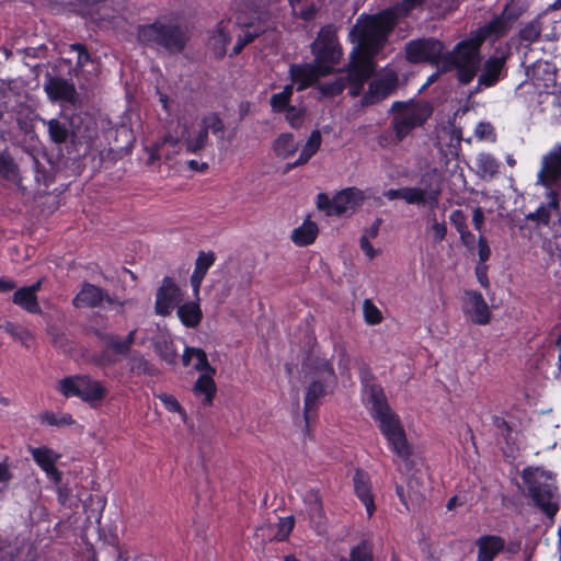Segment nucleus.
<instances>
[{
    "mask_svg": "<svg viewBox=\"0 0 561 561\" xmlns=\"http://www.w3.org/2000/svg\"><path fill=\"white\" fill-rule=\"evenodd\" d=\"M364 396L371 416L379 422V428L391 445L392 450L402 460H408L412 455V447L408 443L399 416L388 404L382 387L378 383H367Z\"/></svg>",
    "mask_w": 561,
    "mask_h": 561,
    "instance_id": "obj_1",
    "label": "nucleus"
},
{
    "mask_svg": "<svg viewBox=\"0 0 561 561\" xmlns=\"http://www.w3.org/2000/svg\"><path fill=\"white\" fill-rule=\"evenodd\" d=\"M425 0H401L389 9L366 16L363 22V45L371 53L380 51L397 21L415 9H422Z\"/></svg>",
    "mask_w": 561,
    "mask_h": 561,
    "instance_id": "obj_2",
    "label": "nucleus"
},
{
    "mask_svg": "<svg viewBox=\"0 0 561 561\" xmlns=\"http://www.w3.org/2000/svg\"><path fill=\"white\" fill-rule=\"evenodd\" d=\"M302 371L308 382L304 412L306 422L309 423L310 413L316 409L317 402L333 390L337 377L330 360L313 353L304 359Z\"/></svg>",
    "mask_w": 561,
    "mask_h": 561,
    "instance_id": "obj_3",
    "label": "nucleus"
},
{
    "mask_svg": "<svg viewBox=\"0 0 561 561\" xmlns=\"http://www.w3.org/2000/svg\"><path fill=\"white\" fill-rule=\"evenodd\" d=\"M138 39L146 46L163 48L169 54H180L184 50L190 35L186 26L160 18L153 23L139 26Z\"/></svg>",
    "mask_w": 561,
    "mask_h": 561,
    "instance_id": "obj_4",
    "label": "nucleus"
},
{
    "mask_svg": "<svg viewBox=\"0 0 561 561\" xmlns=\"http://www.w3.org/2000/svg\"><path fill=\"white\" fill-rule=\"evenodd\" d=\"M522 478L534 505L553 520L560 510V495L551 476L539 468H528Z\"/></svg>",
    "mask_w": 561,
    "mask_h": 561,
    "instance_id": "obj_5",
    "label": "nucleus"
},
{
    "mask_svg": "<svg viewBox=\"0 0 561 561\" xmlns=\"http://www.w3.org/2000/svg\"><path fill=\"white\" fill-rule=\"evenodd\" d=\"M478 30L476 38H470L458 43L451 53H449L442 70L448 71L456 69V77L459 83L469 84L481 69L482 57L480 46L483 41Z\"/></svg>",
    "mask_w": 561,
    "mask_h": 561,
    "instance_id": "obj_6",
    "label": "nucleus"
},
{
    "mask_svg": "<svg viewBox=\"0 0 561 561\" xmlns=\"http://www.w3.org/2000/svg\"><path fill=\"white\" fill-rule=\"evenodd\" d=\"M391 112L396 113L391 125L398 140H402L415 127L422 126L432 116L433 107L428 102L405 104L397 101L392 103Z\"/></svg>",
    "mask_w": 561,
    "mask_h": 561,
    "instance_id": "obj_7",
    "label": "nucleus"
},
{
    "mask_svg": "<svg viewBox=\"0 0 561 561\" xmlns=\"http://www.w3.org/2000/svg\"><path fill=\"white\" fill-rule=\"evenodd\" d=\"M58 391L66 398L79 397L84 402L95 405L106 396V388L87 375L66 377L58 382Z\"/></svg>",
    "mask_w": 561,
    "mask_h": 561,
    "instance_id": "obj_8",
    "label": "nucleus"
},
{
    "mask_svg": "<svg viewBox=\"0 0 561 561\" xmlns=\"http://www.w3.org/2000/svg\"><path fill=\"white\" fill-rule=\"evenodd\" d=\"M444 44L433 37H423L405 44V58L411 64H437L444 51Z\"/></svg>",
    "mask_w": 561,
    "mask_h": 561,
    "instance_id": "obj_9",
    "label": "nucleus"
},
{
    "mask_svg": "<svg viewBox=\"0 0 561 561\" xmlns=\"http://www.w3.org/2000/svg\"><path fill=\"white\" fill-rule=\"evenodd\" d=\"M524 12V5L519 1H510L501 15L480 27L482 38H499L505 35Z\"/></svg>",
    "mask_w": 561,
    "mask_h": 561,
    "instance_id": "obj_10",
    "label": "nucleus"
},
{
    "mask_svg": "<svg viewBox=\"0 0 561 561\" xmlns=\"http://www.w3.org/2000/svg\"><path fill=\"white\" fill-rule=\"evenodd\" d=\"M73 306L76 308H104V304L110 306H119L121 308L128 301H119L116 297L108 294L107 290L93 285L91 283H83L81 289L73 298Z\"/></svg>",
    "mask_w": 561,
    "mask_h": 561,
    "instance_id": "obj_11",
    "label": "nucleus"
},
{
    "mask_svg": "<svg viewBox=\"0 0 561 561\" xmlns=\"http://www.w3.org/2000/svg\"><path fill=\"white\" fill-rule=\"evenodd\" d=\"M360 20H358V23ZM358 45L363 50L364 56L356 60L348 70L347 76L344 78L347 79V83H356L359 85H364V83L371 77L375 71V65L373 58L379 53H371L363 45V24H358Z\"/></svg>",
    "mask_w": 561,
    "mask_h": 561,
    "instance_id": "obj_12",
    "label": "nucleus"
},
{
    "mask_svg": "<svg viewBox=\"0 0 561 561\" xmlns=\"http://www.w3.org/2000/svg\"><path fill=\"white\" fill-rule=\"evenodd\" d=\"M312 51L319 64L329 62L335 65L341 58V50L334 32L322 30L312 45Z\"/></svg>",
    "mask_w": 561,
    "mask_h": 561,
    "instance_id": "obj_13",
    "label": "nucleus"
},
{
    "mask_svg": "<svg viewBox=\"0 0 561 561\" xmlns=\"http://www.w3.org/2000/svg\"><path fill=\"white\" fill-rule=\"evenodd\" d=\"M69 133L73 145H88L98 135L96 123L87 113H77L69 117Z\"/></svg>",
    "mask_w": 561,
    "mask_h": 561,
    "instance_id": "obj_14",
    "label": "nucleus"
},
{
    "mask_svg": "<svg viewBox=\"0 0 561 561\" xmlns=\"http://www.w3.org/2000/svg\"><path fill=\"white\" fill-rule=\"evenodd\" d=\"M181 300V290L170 277H164L162 285L156 294L154 311L159 316L171 313L175 305Z\"/></svg>",
    "mask_w": 561,
    "mask_h": 561,
    "instance_id": "obj_15",
    "label": "nucleus"
},
{
    "mask_svg": "<svg viewBox=\"0 0 561 561\" xmlns=\"http://www.w3.org/2000/svg\"><path fill=\"white\" fill-rule=\"evenodd\" d=\"M547 202L541 204L536 211L526 215V219L537 225L549 226L552 217H559L561 194L559 190L545 188Z\"/></svg>",
    "mask_w": 561,
    "mask_h": 561,
    "instance_id": "obj_16",
    "label": "nucleus"
},
{
    "mask_svg": "<svg viewBox=\"0 0 561 561\" xmlns=\"http://www.w3.org/2000/svg\"><path fill=\"white\" fill-rule=\"evenodd\" d=\"M398 85L396 73H388L382 78L376 79L369 83L368 91L362 99V105H373L388 98Z\"/></svg>",
    "mask_w": 561,
    "mask_h": 561,
    "instance_id": "obj_17",
    "label": "nucleus"
},
{
    "mask_svg": "<svg viewBox=\"0 0 561 561\" xmlns=\"http://www.w3.org/2000/svg\"><path fill=\"white\" fill-rule=\"evenodd\" d=\"M504 65H505V58L493 56L486 59L481 65V73L478 78V83L473 88L472 91H470V96L474 93H478L483 88H491L495 85L502 78L503 71H504Z\"/></svg>",
    "mask_w": 561,
    "mask_h": 561,
    "instance_id": "obj_18",
    "label": "nucleus"
},
{
    "mask_svg": "<svg viewBox=\"0 0 561 561\" xmlns=\"http://www.w3.org/2000/svg\"><path fill=\"white\" fill-rule=\"evenodd\" d=\"M364 192L357 187H347L340 191L333 197V210L330 214L341 216L346 213H354L364 202Z\"/></svg>",
    "mask_w": 561,
    "mask_h": 561,
    "instance_id": "obj_19",
    "label": "nucleus"
},
{
    "mask_svg": "<svg viewBox=\"0 0 561 561\" xmlns=\"http://www.w3.org/2000/svg\"><path fill=\"white\" fill-rule=\"evenodd\" d=\"M402 199L408 204L427 205L431 209L438 206L442 188L439 185L421 187H403Z\"/></svg>",
    "mask_w": 561,
    "mask_h": 561,
    "instance_id": "obj_20",
    "label": "nucleus"
},
{
    "mask_svg": "<svg viewBox=\"0 0 561 561\" xmlns=\"http://www.w3.org/2000/svg\"><path fill=\"white\" fill-rule=\"evenodd\" d=\"M30 453L34 461L46 472L50 480L55 483L61 481V472L56 468V462L60 458L59 454L46 446L31 447Z\"/></svg>",
    "mask_w": 561,
    "mask_h": 561,
    "instance_id": "obj_21",
    "label": "nucleus"
},
{
    "mask_svg": "<svg viewBox=\"0 0 561 561\" xmlns=\"http://www.w3.org/2000/svg\"><path fill=\"white\" fill-rule=\"evenodd\" d=\"M331 69V66L321 64L318 66H293L290 73L293 79L299 82L298 90L301 91L316 83L321 77L328 75Z\"/></svg>",
    "mask_w": 561,
    "mask_h": 561,
    "instance_id": "obj_22",
    "label": "nucleus"
},
{
    "mask_svg": "<svg viewBox=\"0 0 561 561\" xmlns=\"http://www.w3.org/2000/svg\"><path fill=\"white\" fill-rule=\"evenodd\" d=\"M44 89L49 99L54 101H64L75 104L78 100L75 84L62 78H48Z\"/></svg>",
    "mask_w": 561,
    "mask_h": 561,
    "instance_id": "obj_23",
    "label": "nucleus"
},
{
    "mask_svg": "<svg viewBox=\"0 0 561 561\" xmlns=\"http://www.w3.org/2000/svg\"><path fill=\"white\" fill-rule=\"evenodd\" d=\"M478 547L477 561H493V559L504 550L505 540L495 535H484L476 540Z\"/></svg>",
    "mask_w": 561,
    "mask_h": 561,
    "instance_id": "obj_24",
    "label": "nucleus"
},
{
    "mask_svg": "<svg viewBox=\"0 0 561 561\" xmlns=\"http://www.w3.org/2000/svg\"><path fill=\"white\" fill-rule=\"evenodd\" d=\"M353 482L357 497L365 505L368 517H371L375 512V503L368 473L357 469L355 471Z\"/></svg>",
    "mask_w": 561,
    "mask_h": 561,
    "instance_id": "obj_25",
    "label": "nucleus"
},
{
    "mask_svg": "<svg viewBox=\"0 0 561 561\" xmlns=\"http://www.w3.org/2000/svg\"><path fill=\"white\" fill-rule=\"evenodd\" d=\"M561 9V0H556L553 3L549 4L547 9L539 14L535 20L527 23L523 28L519 31V39L522 42H525L527 44H531L534 42H537L540 38L542 25H541V19L546 16L549 12L556 11Z\"/></svg>",
    "mask_w": 561,
    "mask_h": 561,
    "instance_id": "obj_26",
    "label": "nucleus"
},
{
    "mask_svg": "<svg viewBox=\"0 0 561 561\" xmlns=\"http://www.w3.org/2000/svg\"><path fill=\"white\" fill-rule=\"evenodd\" d=\"M214 262H215L214 252L201 251L198 253V256L195 261V270L190 278L191 285L193 287L194 296L196 299H198L202 282L204 279L208 268L214 264Z\"/></svg>",
    "mask_w": 561,
    "mask_h": 561,
    "instance_id": "obj_27",
    "label": "nucleus"
},
{
    "mask_svg": "<svg viewBox=\"0 0 561 561\" xmlns=\"http://www.w3.org/2000/svg\"><path fill=\"white\" fill-rule=\"evenodd\" d=\"M43 123L47 126L49 139L55 145H62L66 144L68 140L71 141V136L69 133L70 124L68 116H64L61 119H43Z\"/></svg>",
    "mask_w": 561,
    "mask_h": 561,
    "instance_id": "obj_28",
    "label": "nucleus"
},
{
    "mask_svg": "<svg viewBox=\"0 0 561 561\" xmlns=\"http://www.w3.org/2000/svg\"><path fill=\"white\" fill-rule=\"evenodd\" d=\"M526 75L538 88H549L554 82V73L546 61H537L527 67Z\"/></svg>",
    "mask_w": 561,
    "mask_h": 561,
    "instance_id": "obj_29",
    "label": "nucleus"
},
{
    "mask_svg": "<svg viewBox=\"0 0 561 561\" xmlns=\"http://www.w3.org/2000/svg\"><path fill=\"white\" fill-rule=\"evenodd\" d=\"M467 295L471 305L472 321L478 324H486L491 313L483 296L478 291H469Z\"/></svg>",
    "mask_w": 561,
    "mask_h": 561,
    "instance_id": "obj_30",
    "label": "nucleus"
},
{
    "mask_svg": "<svg viewBox=\"0 0 561 561\" xmlns=\"http://www.w3.org/2000/svg\"><path fill=\"white\" fill-rule=\"evenodd\" d=\"M215 373H203L197 378L193 391L197 396H204L203 403L205 405H210L216 393V385L213 376Z\"/></svg>",
    "mask_w": 561,
    "mask_h": 561,
    "instance_id": "obj_31",
    "label": "nucleus"
},
{
    "mask_svg": "<svg viewBox=\"0 0 561 561\" xmlns=\"http://www.w3.org/2000/svg\"><path fill=\"white\" fill-rule=\"evenodd\" d=\"M178 316L187 328H196L203 318L202 309L196 301L185 302L178 307Z\"/></svg>",
    "mask_w": 561,
    "mask_h": 561,
    "instance_id": "obj_32",
    "label": "nucleus"
},
{
    "mask_svg": "<svg viewBox=\"0 0 561 561\" xmlns=\"http://www.w3.org/2000/svg\"><path fill=\"white\" fill-rule=\"evenodd\" d=\"M12 302L30 313H42L37 295H34L26 287L19 288L13 294Z\"/></svg>",
    "mask_w": 561,
    "mask_h": 561,
    "instance_id": "obj_33",
    "label": "nucleus"
},
{
    "mask_svg": "<svg viewBox=\"0 0 561 561\" xmlns=\"http://www.w3.org/2000/svg\"><path fill=\"white\" fill-rule=\"evenodd\" d=\"M127 366L130 373L138 376H154L158 373V369L137 351H131L128 355Z\"/></svg>",
    "mask_w": 561,
    "mask_h": 561,
    "instance_id": "obj_34",
    "label": "nucleus"
},
{
    "mask_svg": "<svg viewBox=\"0 0 561 561\" xmlns=\"http://www.w3.org/2000/svg\"><path fill=\"white\" fill-rule=\"evenodd\" d=\"M321 141L322 137L320 130H313L305 144L299 158L294 163L289 164L288 168H295L307 163L310 158L319 150Z\"/></svg>",
    "mask_w": 561,
    "mask_h": 561,
    "instance_id": "obj_35",
    "label": "nucleus"
},
{
    "mask_svg": "<svg viewBox=\"0 0 561 561\" xmlns=\"http://www.w3.org/2000/svg\"><path fill=\"white\" fill-rule=\"evenodd\" d=\"M318 234V227L312 221H305L300 227L294 229L291 240L299 247L311 244Z\"/></svg>",
    "mask_w": 561,
    "mask_h": 561,
    "instance_id": "obj_36",
    "label": "nucleus"
},
{
    "mask_svg": "<svg viewBox=\"0 0 561 561\" xmlns=\"http://www.w3.org/2000/svg\"><path fill=\"white\" fill-rule=\"evenodd\" d=\"M477 169L481 179L490 180L499 173V163L490 153H481L477 158Z\"/></svg>",
    "mask_w": 561,
    "mask_h": 561,
    "instance_id": "obj_37",
    "label": "nucleus"
},
{
    "mask_svg": "<svg viewBox=\"0 0 561 561\" xmlns=\"http://www.w3.org/2000/svg\"><path fill=\"white\" fill-rule=\"evenodd\" d=\"M274 151L278 157L288 158L294 154L298 148L295 137L290 133H284L274 141Z\"/></svg>",
    "mask_w": 561,
    "mask_h": 561,
    "instance_id": "obj_38",
    "label": "nucleus"
},
{
    "mask_svg": "<svg viewBox=\"0 0 561 561\" xmlns=\"http://www.w3.org/2000/svg\"><path fill=\"white\" fill-rule=\"evenodd\" d=\"M153 347L161 359L170 365L176 363L178 352L171 340L161 337L154 342Z\"/></svg>",
    "mask_w": 561,
    "mask_h": 561,
    "instance_id": "obj_39",
    "label": "nucleus"
},
{
    "mask_svg": "<svg viewBox=\"0 0 561 561\" xmlns=\"http://www.w3.org/2000/svg\"><path fill=\"white\" fill-rule=\"evenodd\" d=\"M304 502L308 507V514L311 518L322 516V500L318 490L311 489L307 491L304 496Z\"/></svg>",
    "mask_w": 561,
    "mask_h": 561,
    "instance_id": "obj_40",
    "label": "nucleus"
},
{
    "mask_svg": "<svg viewBox=\"0 0 561 561\" xmlns=\"http://www.w3.org/2000/svg\"><path fill=\"white\" fill-rule=\"evenodd\" d=\"M0 329L10 334L14 340L23 343L25 346H30L28 341L32 340V334L25 328L10 321H4L3 323H0Z\"/></svg>",
    "mask_w": 561,
    "mask_h": 561,
    "instance_id": "obj_41",
    "label": "nucleus"
},
{
    "mask_svg": "<svg viewBox=\"0 0 561 561\" xmlns=\"http://www.w3.org/2000/svg\"><path fill=\"white\" fill-rule=\"evenodd\" d=\"M201 123L208 133L211 131L219 139H224L225 124L217 113H209L205 115Z\"/></svg>",
    "mask_w": 561,
    "mask_h": 561,
    "instance_id": "obj_42",
    "label": "nucleus"
},
{
    "mask_svg": "<svg viewBox=\"0 0 561 561\" xmlns=\"http://www.w3.org/2000/svg\"><path fill=\"white\" fill-rule=\"evenodd\" d=\"M293 94V85L288 84L279 93L273 94L271 98V106L274 112H283L288 108V103Z\"/></svg>",
    "mask_w": 561,
    "mask_h": 561,
    "instance_id": "obj_43",
    "label": "nucleus"
},
{
    "mask_svg": "<svg viewBox=\"0 0 561 561\" xmlns=\"http://www.w3.org/2000/svg\"><path fill=\"white\" fill-rule=\"evenodd\" d=\"M0 175L7 180H15L18 176V167L5 152H0Z\"/></svg>",
    "mask_w": 561,
    "mask_h": 561,
    "instance_id": "obj_44",
    "label": "nucleus"
},
{
    "mask_svg": "<svg viewBox=\"0 0 561 561\" xmlns=\"http://www.w3.org/2000/svg\"><path fill=\"white\" fill-rule=\"evenodd\" d=\"M347 87V79L344 76L335 78L333 81L320 85V91L327 96H335Z\"/></svg>",
    "mask_w": 561,
    "mask_h": 561,
    "instance_id": "obj_45",
    "label": "nucleus"
},
{
    "mask_svg": "<svg viewBox=\"0 0 561 561\" xmlns=\"http://www.w3.org/2000/svg\"><path fill=\"white\" fill-rule=\"evenodd\" d=\"M350 561H374L373 548L368 541L363 540L359 545L352 549Z\"/></svg>",
    "mask_w": 561,
    "mask_h": 561,
    "instance_id": "obj_46",
    "label": "nucleus"
},
{
    "mask_svg": "<svg viewBox=\"0 0 561 561\" xmlns=\"http://www.w3.org/2000/svg\"><path fill=\"white\" fill-rule=\"evenodd\" d=\"M365 321L368 324H378L382 320L380 310L369 300L365 299L363 304Z\"/></svg>",
    "mask_w": 561,
    "mask_h": 561,
    "instance_id": "obj_47",
    "label": "nucleus"
},
{
    "mask_svg": "<svg viewBox=\"0 0 561 561\" xmlns=\"http://www.w3.org/2000/svg\"><path fill=\"white\" fill-rule=\"evenodd\" d=\"M105 346L117 355L128 356L131 352L117 334L114 336H105Z\"/></svg>",
    "mask_w": 561,
    "mask_h": 561,
    "instance_id": "obj_48",
    "label": "nucleus"
},
{
    "mask_svg": "<svg viewBox=\"0 0 561 561\" xmlns=\"http://www.w3.org/2000/svg\"><path fill=\"white\" fill-rule=\"evenodd\" d=\"M190 352H194V357L196 359L193 367L203 373H215V369L209 365L207 355L202 348H190Z\"/></svg>",
    "mask_w": 561,
    "mask_h": 561,
    "instance_id": "obj_49",
    "label": "nucleus"
},
{
    "mask_svg": "<svg viewBox=\"0 0 561 561\" xmlns=\"http://www.w3.org/2000/svg\"><path fill=\"white\" fill-rule=\"evenodd\" d=\"M427 220L432 222V231L434 234V241L442 242L447 234V226L445 222H438L435 214L427 216Z\"/></svg>",
    "mask_w": 561,
    "mask_h": 561,
    "instance_id": "obj_50",
    "label": "nucleus"
},
{
    "mask_svg": "<svg viewBox=\"0 0 561 561\" xmlns=\"http://www.w3.org/2000/svg\"><path fill=\"white\" fill-rule=\"evenodd\" d=\"M294 517L279 518L278 530L275 538L279 541L285 540L294 528Z\"/></svg>",
    "mask_w": 561,
    "mask_h": 561,
    "instance_id": "obj_51",
    "label": "nucleus"
},
{
    "mask_svg": "<svg viewBox=\"0 0 561 561\" xmlns=\"http://www.w3.org/2000/svg\"><path fill=\"white\" fill-rule=\"evenodd\" d=\"M305 111L295 106H288L286 119L293 128H299L302 124Z\"/></svg>",
    "mask_w": 561,
    "mask_h": 561,
    "instance_id": "obj_52",
    "label": "nucleus"
},
{
    "mask_svg": "<svg viewBox=\"0 0 561 561\" xmlns=\"http://www.w3.org/2000/svg\"><path fill=\"white\" fill-rule=\"evenodd\" d=\"M293 13L305 21H311L316 16V7L313 3L302 4L301 2L296 5V10L293 9Z\"/></svg>",
    "mask_w": 561,
    "mask_h": 561,
    "instance_id": "obj_53",
    "label": "nucleus"
},
{
    "mask_svg": "<svg viewBox=\"0 0 561 561\" xmlns=\"http://www.w3.org/2000/svg\"><path fill=\"white\" fill-rule=\"evenodd\" d=\"M450 222L455 226L456 230L459 232L468 229L467 226V217L462 210L456 209L449 216Z\"/></svg>",
    "mask_w": 561,
    "mask_h": 561,
    "instance_id": "obj_54",
    "label": "nucleus"
},
{
    "mask_svg": "<svg viewBox=\"0 0 561 561\" xmlns=\"http://www.w3.org/2000/svg\"><path fill=\"white\" fill-rule=\"evenodd\" d=\"M43 420L47 424L56 425V426L70 425V424H72L75 422L70 414H65V415H62L61 417L58 419L54 413H46L43 416Z\"/></svg>",
    "mask_w": 561,
    "mask_h": 561,
    "instance_id": "obj_55",
    "label": "nucleus"
},
{
    "mask_svg": "<svg viewBox=\"0 0 561 561\" xmlns=\"http://www.w3.org/2000/svg\"><path fill=\"white\" fill-rule=\"evenodd\" d=\"M72 50L78 53L77 66L83 67L85 62L90 60V54L87 50L85 46L82 44H72L70 46Z\"/></svg>",
    "mask_w": 561,
    "mask_h": 561,
    "instance_id": "obj_56",
    "label": "nucleus"
},
{
    "mask_svg": "<svg viewBox=\"0 0 561 561\" xmlns=\"http://www.w3.org/2000/svg\"><path fill=\"white\" fill-rule=\"evenodd\" d=\"M317 207L321 210H327L328 216H334V214H330V211L333 210V198L330 199L327 194H324V193L318 194Z\"/></svg>",
    "mask_w": 561,
    "mask_h": 561,
    "instance_id": "obj_57",
    "label": "nucleus"
},
{
    "mask_svg": "<svg viewBox=\"0 0 561 561\" xmlns=\"http://www.w3.org/2000/svg\"><path fill=\"white\" fill-rule=\"evenodd\" d=\"M478 247H479V260L481 263H484L489 260L490 255H491V250H490V247L488 244V241L484 237H480L479 240H478Z\"/></svg>",
    "mask_w": 561,
    "mask_h": 561,
    "instance_id": "obj_58",
    "label": "nucleus"
},
{
    "mask_svg": "<svg viewBox=\"0 0 561 561\" xmlns=\"http://www.w3.org/2000/svg\"><path fill=\"white\" fill-rule=\"evenodd\" d=\"M493 135V127L490 123H479L476 128V136L480 139L488 138Z\"/></svg>",
    "mask_w": 561,
    "mask_h": 561,
    "instance_id": "obj_59",
    "label": "nucleus"
},
{
    "mask_svg": "<svg viewBox=\"0 0 561 561\" xmlns=\"http://www.w3.org/2000/svg\"><path fill=\"white\" fill-rule=\"evenodd\" d=\"M186 150L191 153H197L202 151L206 146L202 141L194 137L185 140Z\"/></svg>",
    "mask_w": 561,
    "mask_h": 561,
    "instance_id": "obj_60",
    "label": "nucleus"
},
{
    "mask_svg": "<svg viewBox=\"0 0 561 561\" xmlns=\"http://www.w3.org/2000/svg\"><path fill=\"white\" fill-rule=\"evenodd\" d=\"M360 249L369 259H374L377 255V252L369 242V237L367 234H363L360 237Z\"/></svg>",
    "mask_w": 561,
    "mask_h": 561,
    "instance_id": "obj_61",
    "label": "nucleus"
},
{
    "mask_svg": "<svg viewBox=\"0 0 561 561\" xmlns=\"http://www.w3.org/2000/svg\"><path fill=\"white\" fill-rule=\"evenodd\" d=\"M460 234V240L462 242V244L469 249V250H473L474 249V243H476V237L473 233H471L468 229L459 232Z\"/></svg>",
    "mask_w": 561,
    "mask_h": 561,
    "instance_id": "obj_62",
    "label": "nucleus"
},
{
    "mask_svg": "<svg viewBox=\"0 0 561 561\" xmlns=\"http://www.w3.org/2000/svg\"><path fill=\"white\" fill-rule=\"evenodd\" d=\"M472 222L474 228L480 231L484 222V213L481 207H477L473 210Z\"/></svg>",
    "mask_w": 561,
    "mask_h": 561,
    "instance_id": "obj_63",
    "label": "nucleus"
},
{
    "mask_svg": "<svg viewBox=\"0 0 561 561\" xmlns=\"http://www.w3.org/2000/svg\"><path fill=\"white\" fill-rule=\"evenodd\" d=\"M161 399L165 403V405L168 407L169 410L174 411V412L181 411V405L174 397L163 394L161 397Z\"/></svg>",
    "mask_w": 561,
    "mask_h": 561,
    "instance_id": "obj_64",
    "label": "nucleus"
}]
</instances>
